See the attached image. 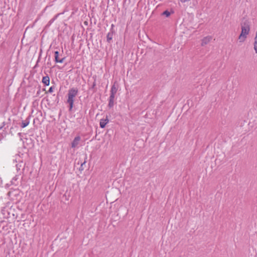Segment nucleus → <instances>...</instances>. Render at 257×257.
Instances as JSON below:
<instances>
[{"label":"nucleus","mask_w":257,"mask_h":257,"mask_svg":"<svg viewBox=\"0 0 257 257\" xmlns=\"http://www.w3.org/2000/svg\"><path fill=\"white\" fill-rule=\"evenodd\" d=\"M55 86H51V87L49 88V90H48V92H49V93H52V92H53V91H54V89H55Z\"/></svg>","instance_id":"dca6fc26"},{"label":"nucleus","mask_w":257,"mask_h":257,"mask_svg":"<svg viewBox=\"0 0 257 257\" xmlns=\"http://www.w3.org/2000/svg\"><path fill=\"white\" fill-rule=\"evenodd\" d=\"M117 91V88L113 84L111 88L110 94L115 95Z\"/></svg>","instance_id":"ddd939ff"},{"label":"nucleus","mask_w":257,"mask_h":257,"mask_svg":"<svg viewBox=\"0 0 257 257\" xmlns=\"http://www.w3.org/2000/svg\"><path fill=\"white\" fill-rule=\"evenodd\" d=\"M2 135H4V137L6 136V134H4V135H3V134H0V138L2 137Z\"/></svg>","instance_id":"393cba45"},{"label":"nucleus","mask_w":257,"mask_h":257,"mask_svg":"<svg viewBox=\"0 0 257 257\" xmlns=\"http://www.w3.org/2000/svg\"><path fill=\"white\" fill-rule=\"evenodd\" d=\"M241 28L250 29V22L248 20L243 18L240 23Z\"/></svg>","instance_id":"7ed1b4c3"},{"label":"nucleus","mask_w":257,"mask_h":257,"mask_svg":"<svg viewBox=\"0 0 257 257\" xmlns=\"http://www.w3.org/2000/svg\"><path fill=\"white\" fill-rule=\"evenodd\" d=\"M211 39H212V37L211 36H207L206 37H204L202 40L201 45L202 46H203L207 44L211 41Z\"/></svg>","instance_id":"6e6552de"},{"label":"nucleus","mask_w":257,"mask_h":257,"mask_svg":"<svg viewBox=\"0 0 257 257\" xmlns=\"http://www.w3.org/2000/svg\"><path fill=\"white\" fill-rule=\"evenodd\" d=\"M80 136H77L76 137L74 140H73L72 143H71V147L72 148H75L79 144V142L80 141Z\"/></svg>","instance_id":"0eeeda50"},{"label":"nucleus","mask_w":257,"mask_h":257,"mask_svg":"<svg viewBox=\"0 0 257 257\" xmlns=\"http://www.w3.org/2000/svg\"><path fill=\"white\" fill-rule=\"evenodd\" d=\"M249 31L250 29L241 28V32L238 37L240 42H243L245 40L247 35L249 34Z\"/></svg>","instance_id":"f03ea898"},{"label":"nucleus","mask_w":257,"mask_h":257,"mask_svg":"<svg viewBox=\"0 0 257 257\" xmlns=\"http://www.w3.org/2000/svg\"><path fill=\"white\" fill-rule=\"evenodd\" d=\"M65 57H64L61 59H59V60L58 61V63H63L65 60Z\"/></svg>","instance_id":"aec40b11"},{"label":"nucleus","mask_w":257,"mask_h":257,"mask_svg":"<svg viewBox=\"0 0 257 257\" xmlns=\"http://www.w3.org/2000/svg\"><path fill=\"white\" fill-rule=\"evenodd\" d=\"M115 95L110 94L108 99V107L109 108H112L114 105V99Z\"/></svg>","instance_id":"423d86ee"},{"label":"nucleus","mask_w":257,"mask_h":257,"mask_svg":"<svg viewBox=\"0 0 257 257\" xmlns=\"http://www.w3.org/2000/svg\"><path fill=\"white\" fill-rule=\"evenodd\" d=\"M18 179L17 176H16L15 177L13 178V180L16 181Z\"/></svg>","instance_id":"4be33fe9"},{"label":"nucleus","mask_w":257,"mask_h":257,"mask_svg":"<svg viewBox=\"0 0 257 257\" xmlns=\"http://www.w3.org/2000/svg\"><path fill=\"white\" fill-rule=\"evenodd\" d=\"M78 92V90L76 88L73 87L68 90L67 102L69 104V111H71L72 109L74 101V98L77 95Z\"/></svg>","instance_id":"f257e3e1"},{"label":"nucleus","mask_w":257,"mask_h":257,"mask_svg":"<svg viewBox=\"0 0 257 257\" xmlns=\"http://www.w3.org/2000/svg\"><path fill=\"white\" fill-rule=\"evenodd\" d=\"M162 14L166 16L167 17H168L170 15V13L168 10H166Z\"/></svg>","instance_id":"2eb2a0df"},{"label":"nucleus","mask_w":257,"mask_h":257,"mask_svg":"<svg viewBox=\"0 0 257 257\" xmlns=\"http://www.w3.org/2000/svg\"><path fill=\"white\" fill-rule=\"evenodd\" d=\"M109 122V119L108 118L107 116H106V118L105 119L102 118L100 120V127L102 128H103L105 127L106 124Z\"/></svg>","instance_id":"39448f33"},{"label":"nucleus","mask_w":257,"mask_h":257,"mask_svg":"<svg viewBox=\"0 0 257 257\" xmlns=\"http://www.w3.org/2000/svg\"><path fill=\"white\" fill-rule=\"evenodd\" d=\"M57 16H56L54 18H52L51 20H50L48 24L46 25V28H48L50 26V25L54 22V21L56 19Z\"/></svg>","instance_id":"4468645a"},{"label":"nucleus","mask_w":257,"mask_h":257,"mask_svg":"<svg viewBox=\"0 0 257 257\" xmlns=\"http://www.w3.org/2000/svg\"><path fill=\"white\" fill-rule=\"evenodd\" d=\"M114 33L115 31L114 29H110V31L108 33L106 36V41L108 43H111Z\"/></svg>","instance_id":"20e7f679"},{"label":"nucleus","mask_w":257,"mask_h":257,"mask_svg":"<svg viewBox=\"0 0 257 257\" xmlns=\"http://www.w3.org/2000/svg\"><path fill=\"white\" fill-rule=\"evenodd\" d=\"M85 163H86V161H84L83 163H81V166L79 168L80 171H82L84 169L83 166L85 165Z\"/></svg>","instance_id":"f3484780"},{"label":"nucleus","mask_w":257,"mask_h":257,"mask_svg":"<svg viewBox=\"0 0 257 257\" xmlns=\"http://www.w3.org/2000/svg\"><path fill=\"white\" fill-rule=\"evenodd\" d=\"M42 83L45 86H48L50 84V78L48 75L44 76L42 80Z\"/></svg>","instance_id":"9d476101"},{"label":"nucleus","mask_w":257,"mask_h":257,"mask_svg":"<svg viewBox=\"0 0 257 257\" xmlns=\"http://www.w3.org/2000/svg\"><path fill=\"white\" fill-rule=\"evenodd\" d=\"M253 48L256 53H257V42L253 43Z\"/></svg>","instance_id":"a211bd4d"},{"label":"nucleus","mask_w":257,"mask_h":257,"mask_svg":"<svg viewBox=\"0 0 257 257\" xmlns=\"http://www.w3.org/2000/svg\"><path fill=\"white\" fill-rule=\"evenodd\" d=\"M92 78L94 80V81L92 84V86L91 87V89H93V92H95L96 91V75H94L92 77Z\"/></svg>","instance_id":"f8f14e48"},{"label":"nucleus","mask_w":257,"mask_h":257,"mask_svg":"<svg viewBox=\"0 0 257 257\" xmlns=\"http://www.w3.org/2000/svg\"><path fill=\"white\" fill-rule=\"evenodd\" d=\"M4 135H2V137L0 138V141L2 140L3 138H4Z\"/></svg>","instance_id":"5701e85b"},{"label":"nucleus","mask_w":257,"mask_h":257,"mask_svg":"<svg viewBox=\"0 0 257 257\" xmlns=\"http://www.w3.org/2000/svg\"><path fill=\"white\" fill-rule=\"evenodd\" d=\"M55 56H59V53L58 51H56L54 52Z\"/></svg>","instance_id":"412c9836"},{"label":"nucleus","mask_w":257,"mask_h":257,"mask_svg":"<svg viewBox=\"0 0 257 257\" xmlns=\"http://www.w3.org/2000/svg\"><path fill=\"white\" fill-rule=\"evenodd\" d=\"M25 163H24L23 162H21L18 163L16 166L17 171L18 172L20 171L21 168H22V170L24 171L25 169Z\"/></svg>","instance_id":"1a4fd4ad"},{"label":"nucleus","mask_w":257,"mask_h":257,"mask_svg":"<svg viewBox=\"0 0 257 257\" xmlns=\"http://www.w3.org/2000/svg\"><path fill=\"white\" fill-rule=\"evenodd\" d=\"M31 115H29L25 120H23L21 126L22 128L26 127L30 123V118Z\"/></svg>","instance_id":"9b49d317"},{"label":"nucleus","mask_w":257,"mask_h":257,"mask_svg":"<svg viewBox=\"0 0 257 257\" xmlns=\"http://www.w3.org/2000/svg\"><path fill=\"white\" fill-rule=\"evenodd\" d=\"M59 60V56H55V61L56 63H58Z\"/></svg>","instance_id":"6ab92c4d"},{"label":"nucleus","mask_w":257,"mask_h":257,"mask_svg":"<svg viewBox=\"0 0 257 257\" xmlns=\"http://www.w3.org/2000/svg\"><path fill=\"white\" fill-rule=\"evenodd\" d=\"M113 27H114V25L112 24L111 26V28L110 29H113Z\"/></svg>","instance_id":"b1692460"}]
</instances>
